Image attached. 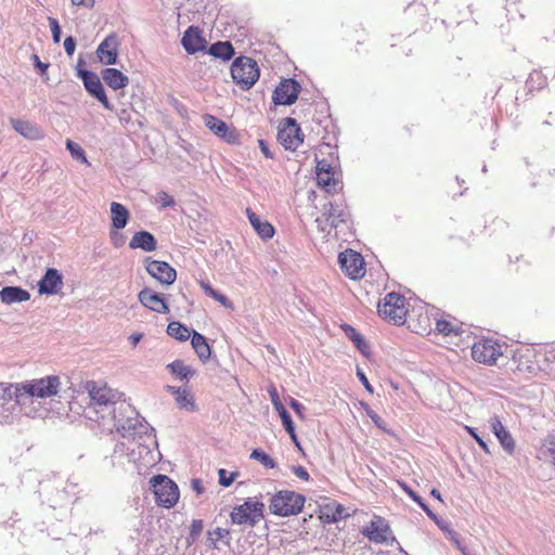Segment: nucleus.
Segmentation results:
<instances>
[{
    "mask_svg": "<svg viewBox=\"0 0 555 555\" xmlns=\"http://www.w3.org/2000/svg\"><path fill=\"white\" fill-rule=\"evenodd\" d=\"M191 345L195 353L202 362H207L211 357V348L206 337L196 331H193L191 337Z\"/></svg>",
    "mask_w": 555,
    "mask_h": 555,
    "instance_id": "obj_27",
    "label": "nucleus"
},
{
    "mask_svg": "<svg viewBox=\"0 0 555 555\" xmlns=\"http://www.w3.org/2000/svg\"><path fill=\"white\" fill-rule=\"evenodd\" d=\"M118 40L115 35L107 36L98 47L96 56L104 65H115L118 55Z\"/></svg>",
    "mask_w": 555,
    "mask_h": 555,
    "instance_id": "obj_18",
    "label": "nucleus"
},
{
    "mask_svg": "<svg viewBox=\"0 0 555 555\" xmlns=\"http://www.w3.org/2000/svg\"><path fill=\"white\" fill-rule=\"evenodd\" d=\"M344 511L345 508L341 504L332 501L320 506L319 517L326 524H334L343 518Z\"/></svg>",
    "mask_w": 555,
    "mask_h": 555,
    "instance_id": "obj_24",
    "label": "nucleus"
},
{
    "mask_svg": "<svg viewBox=\"0 0 555 555\" xmlns=\"http://www.w3.org/2000/svg\"><path fill=\"white\" fill-rule=\"evenodd\" d=\"M289 405H291V408L296 412V414H297L300 418H304V417H305V416H304V410H305V408H304V405H302L299 401H297V400H295V399H292V400H291V402H289Z\"/></svg>",
    "mask_w": 555,
    "mask_h": 555,
    "instance_id": "obj_55",
    "label": "nucleus"
},
{
    "mask_svg": "<svg viewBox=\"0 0 555 555\" xmlns=\"http://www.w3.org/2000/svg\"><path fill=\"white\" fill-rule=\"evenodd\" d=\"M199 286L207 296L211 297L225 308H232V304L227 296L214 289L209 283L199 281Z\"/></svg>",
    "mask_w": 555,
    "mask_h": 555,
    "instance_id": "obj_36",
    "label": "nucleus"
},
{
    "mask_svg": "<svg viewBox=\"0 0 555 555\" xmlns=\"http://www.w3.org/2000/svg\"><path fill=\"white\" fill-rule=\"evenodd\" d=\"M218 475H219V483L222 487H230L233 483V481L235 480L237 473H231L228 476L227 470L221 468V469H219Z\"/></svg>",
    "mask_w": 555,
    "mask_h": 555,
    "instance_id": "obj_45",
    "label": "nucleus"
},
{
    "mask_svg": "<svg viewBox=\"0 0 555 555\" xmlns=\"http://www.w3.org/2000/svg\"><path fill=\"white\" fill-rule=\"evenodd\" d=\"M150 483L155 495V501L159 506L170 508L177 504L180 492L176 482L168 476H154Z\"/></svg>",
    "mask_w": 555,
    "mask_h": 555,
    "instance_id": "obj_7",
    "label": "nucleus"
},
{
    "mask_svg": "<svg viewBox=\"0 0 555 555\" xmlns=\"http://www.w3.org/2000/svg\"><path fill=\"white\" fill-rule=\"evenodd\" d=\"M63 286V280L60 272L50 268L47 270L44 276L39 282V293L53 295L56 294Z\"/></svg>",
    "mask_w": 555,
    "mask_h": 555,
    "instance_id": "obj_21",
    "label": "nucleus"
},
{
    "mask_svg": "<svg viewBox=\"0 0 555 555\" xmlns=\"http://www.w3.org/2000/svg\"><path fill=\"white\" fill-rule=\"evenodd\" d=\"M204 124L205 126L211 130V132L221 138V139H224L225 135H227V131H228V126L224 121L211 116V115H206L204 116Z\"/></svg>",
    "mask_w": 555,
    "mask_h": 555,
    "instance_id": "obj_35",
    "label": "nucleus"
},
{
    "mask_svg": "<svg viewBox=\"0 0 555 555\" xmlns=\"http://www.w3.org/2000/svg\"><path fill=\"white\" fill-rule=\"evenodd\" d=\"M466 431L475 439V441L478 443V446L486 452L489 453L488 444L483 441L481 437L478 436V434L475 431L473 427L465 426Z\"/></svg>",
    "mask_w": 555,
    "mask_h": 555,
    "instance_id": "obj_48",
    "label": "nucleus"
},
{
    "mask_svg": "<svg viewBox=\"0 0 555 555\" xmlns=\"http://www.w3.org/2000/svg\"><path fill=\"white\" fill-rule=\"evenodd\" d=\"M301 129L294 118L287 117L280 121L276 139H301Z\"/></svg>",
    "mask_w": 555,
    "mask_h": 555,
    "instance_id": "obj_28",
    "label": "nucleus"
},
{
    "mask_svg": "<svg viewBox=\"0 0 555 555\" xmlns=\"http://www.w3.org/2000/svg\"><path fill=\"white\" fill-rule=\"evenodd\" d=\"M118 231L119 230L112 229L109 233L111 242L113 246L116 248L121 247L125 243L122 234H120Z\"/></svg>",
    "mask_w": 555,
    "mask_h": 555,
    "instance_id": "obj_50",
    "label": "nucleus"
},
{
    "mask_svg": "<svg viewBox=\"0 0 555 555\" xmlns=\"http://www.w3.org/2000/svg\"><path fill=\"white\" fill-rule=\"evenodd\" d=\"M48 22L51 28L52 38L54 43H59L61 40V27L56 18L48 17Z\"/></svg>",
    "mask_w": 555,
    "mask_h": 555,
    "instance_id": "obj_46",
    "label": "nucleus"
},
{
    "mask_svg": "<svg viewBox=\"0 0 555 555\" xmlns=\"http://www.w3.org/2000/svg\"><path fill=\"white\" fill-rule=\"evenodd\" d=\"M209 54L227 61L234 55V48L229 41H218L210 46Z\"/></svg>",
    "mask_w": 555,
    "mask_h": 555,
    "instance_id": "obj_33",
    "label": "nucleus"
},
{
    "mask_svg": "<svg viewBox=\"0 0 555 555\" xmlns=\"http://www.w3.org/2000/svg\"><path fill=\"white\" fill-rule=\"evenodd\" d=\"M357 376L358 378L360 379V382L362 383V385L365 387V389L370 392V393H373V387L372 385L370 384L366 375L360 370L358 369L357 370Z\"/></svg>",
    "mask_w": 555,
    "mask_h": 555,
    "instance_id": "obj_54",
    "label": "nucleus"
},
{
    "mask_svg": "<svg viewBox=\"0 0 555 555\" xmlns=\"http://www.w3.org/2000/svg\"><path fill=\"white\" fill-rule=\"evenodd\" d=\"M181 43L189 54H194L205 49L206 41L197 27H189L182 37Z\"/></svg>",
    "mask_w": 555,
    "mask_h": 555,
    "instance_id": "obj_19",
    "label": "nucleus"
},
{
    "mask_svg": "<svg viewBox=\"0 0 555 555\" xmlns=\"http://www.w3.org/2000/svg\"><path fill=\"white\" fill-rule=\"evenodd\" d=\"M401 487L403 488V490L409 494L410 498L413 499V501H415L416 503H418L423 509L427 511V506L422 502V499L413 491L411 490L408 486H405L404 483H401Z\"/></svg>",
    "mask_w": 555,
    "mask_h": 555,
    "instance_id": "obj_52",
    "label": "nucleus"
},
{
    "mask_svg": "<svg viewBox=\"0 0 555 555\" xmlns=\"http://www.w3.org/2000/svg\"><path fill=\"white\" fill-rule=\"evenodd\" d=\"M209 540L211 541V544L214 547H217L218 541H223L224 539H229L230 537V530L224 528H216L208 532Z\"/></svg>",
    "mask_w": 555,
    "mask_h": 555,
    "instance_id": "obj_43",
    "label": "nucleus"
},
{
    "mask_svg": "<svg viewBox=\"0 0 555 555\" xmlns=\"http://www.w3.org/2000/svg\"><path fill=\"white\" fill-rule=\"evenodd\" d=\"M434 332L444 337H461L465 331L463 323L455 318H442L436 320Z\"/></svg>",
    "mask_w": 555,
    "mask_h": 555,
    "instance_id": "obj_20",
    "label": "nucleus"
},
{
    "mask_svg": "<svg viewBox=\"0 0 555 555\" xmlns=\"http://www.w3.org/2000/svg\"><path fill=\"white\" fill-rule=\"evenodd\" d=\"M82 64L83 61L80 59L78 61L77 76L83 81L86 90L100 101L105 108H111L100 77L93 72L80 68Z\"/></svg>",
    "mask_w": 555,
    "mask_h": 555,
    "instance_id": "obj_10",
    "label": "nucleus"
},
{
    "mask_svg": "<svg viewBox=\"0 0 555 555\" xmlns=\"http://www.w3.org/2000/svg\"><path fill=\"white\" fill-rule=\"evenodd\" d=\"M85 389L88 391L90 400L93 404L107 406L115 402V393L113 389L107 387L106 384L95 380H88L85 384Z\"/></svg>",
    "mask_w": 555,
    "mask_h": 555,
    "instance_id": "obj_14",
    "label": "nucleus"
},
{
    "mask_svg": "<svg viewBox=\"0 0 555 555\" xmlns=\"http://www.w3.org/2000/svg\"><path fill=\"white\" fill-rule=\"evenodd\" d=\"M11 124L15 131L24 138H29L33 134V126L25 120L12 119Z\"/></svg>",
    "mask_w": 555,
    "mask_h": 555,
    "instance_id": "obj_41",
    "label": "nucleus"
},
{
    "mask_svg": "<svg viewBox=\"0 0 555 555\" xmlns=\"http://www.w3.org/2000/svg\"><path fill=\"white\" fill-rule=\"evenodd\" d=\"M111 219L112 229L121 230L127 225L130 219V214L122 204L113 202L111 203Z\"/></svg>",
    "mask_w": 555,
    "mask_h": 555,
    "instance_id": "obj_26",
    "label": "nucleus"
},
{
    "mask_svg": "<svg viewBox=\"0 0 555 555\" xmlns=\"http://www.w3.org/2000/svg\"><path fill=\"white\" fill-rule=\"evenodd\" d=\"M138 299L142 306L153 312L166 314L170 311L165 298L147 287L139 293Z\"/></svg>",
    "mask_w": 555,
    "mask_h": 555,
    "instance_id": "obj_16",
    "label": "nucleus"
},
{
    "mask_svg": "<svg viewBox=\"0 0 555 555\" xmlns=\"http://www.w3.org/2000/svg\"><path fill=\"white\" fill-rule=\"evenodd\" d=\"M306 498L291 490H280L272 494L269 501V511L279 517L298 515L305 505Z\"/></svg>",
    "mask_w": 555,
    "mask_h": 555,
    "instance_id": "obj_3",
    "label": "nucleus"
},
{
    "mask_svg": "<svg viewBox=\"0 0 555 555\" xmlns=\"http://www.w3.org/2000/svg\"><path fill=\"white\" fill-rule=\"evenodd\" d=\"M361 406L363 408V410L365 411L366 415L371 418V420H374L376 415H378L376 412H374L371 406L365 403V402H361Z\"/></svg>",
    "mask_w": 555,
    "mask_h": 555,
    "instance_id": "obj_60",
    "label": "nucleus"
},
{
    "mask_svg": "<svg viewBox=\"0 0 555 555\" xmlns=\"http://www.w3.org/2000/svg\"><path fill=\"white\" fill-rule=\"evenodd\" d=\"M377 311L382 319L395 325H402L408 319L409 302L404 296L391 292L380 299Z\"/></svg>",
    "mask_w": 555,
    "mask_h": 555,
    "instance_id": "obj_4",
    "label": "nucleus"
},
{
    "mask_svg": "<svg viewBox=\"0 0 555 555\" xmlns=\"http://www.w3.org/2000/svg\"><path fill=\"white\" fill-rule=\"evenodd\" d=\"M129 247L131 249L140 248L144 251H154L157 248V242L152 233L139 231L133 234Z\"/></svg>",
    "mask_w": 555,
    "mask_h": 555,
    "instance_id": "obj_23",
    "label": "nucleus"
},
{
    "mask_svg": "<svg viewBox=\"0 0 555 555\" xmlns=\"http://www.w3.org/2000/svg\"><path fill=\"white\" fill-rule=\"evenodd\" d=\"M341 271L352 280L361 279L365 274L363 257L352 250L347 249L338 257Z\"/></svg>",
    "mask_w": 555,
    "mask_h": 555,
    "instance_id": "obj_11",
    "label": "nucleus"
},
{
    "mask_svg": "<svg viewBox=\"0 0 555 555\" xmlns=\"http://www.w3.org/2000/svg\"><path fill=\"white\" fill-rule=\"evenodd\" d=\"M545 359L554 364L551 369L555 370V347L547 350Z\"/></svg>",
    "mask_w": 555,
    "mask_h": 555,
    "instance_id": "obj_61",
    "label": "nucleus"
},
{
    "mask_svg": "<svg viewBox=\"0 0 555 555\" xmlns=\"http://www.w3.org/2000/svg\"><path fill=\"white\" fill-rule=\"evenodd\" d=\"M231 76L241 89L248 90L259 79L260 69L255 60L240 56L232 63Z\"/></svg>",
    "mask_w": 555,
    "mask_h": 555,
    "instance_id": "obj_6",
    "label": "nucleus"
},
{
    "mask_svg": "<svg viewBox=\"0 0 555 555\" xmlns=\"http://www.w3.org/2000/svg\"><path fill=\"white\" fill-rule=\"evenodd\" d=\"M341 328L346 336L354 344L357 349L366 356L369 353V346L363 336L349 324H343Z\"/></svg>",
    "mask_w": 555,
    "mask_h": 555,
    "instance_id": "obj_31",
    "label": "nucleus"
},
{
    "mask_svg": "<svg viewBox=\"0 0 555 555\" xmlns=\"http://www.w3.org/2000/svg\"><path fill=\"white\" fill-rule=\"evenodd\" d=\"M203 529V521L199 520V519H196V520H193L192 521V526H191V533L192 534H197L202 531Z\"/></svg>",
    "mask_w": 555,
    "mask_h": 555,
    "instance_id": "obj_59",
    "label": "nucleus"
},
{
    "mask_svg": "<svg viewBox=\"0 0 555 555\" xmlns=\"http://www.w3.org/2000/svg\"><path fill=\"white\" fill-rule=\"evenodd\" d=\"M410 320L408 321L409 328L422 336L429 335L433 330V322L428 311L424 308L413 310Z\"/></svg>",
    "mask_w": 555,
    "mask_h": 555,
    "instance_id": "obj_17",
    "label": "nucleus"
},
{
    "mask_svg": "<svg viewBox=\"0 0 555 555\" xmlns=\"http://www.w3.org/2000/svg\"><path fill=\"white\" fill-rule=\"evenodd\" d=\"M259 144H260L263 155L268 158L272 157V154L270 153V151L266 144V141H259Z\"/></svg>",
    "mask_w": 555,
    "mask_h": 555,
    "instance_id": "obj_63",
    "label": "nucleus"
},
{
    "mask_svg": "<svg viewBox=\"0 0 555 555\" xmlns=\"http://www.w3.org/2000/svg\"><path fill=\"white\" fill-rule=\"evenodd\" d=\"M323 215L326 217V220L331 223V225L335 228L338 227L340 222H344L346 218V212L344 209L335 206L333 203H328V205L324 206Z\"/></svg>",
    "mask_w": 555,
    "mask_h": 555,
    "instance_id": "obj_34",
    "label": "nucleus"
},
{
    "mask_svg": "<svg viewBox=\"0 0 555 555\" xmlns=\"http://www.w3.org/2000/svg\"><path fill=\"white\" fill-rule=\"evenodd\" d=\"M300 141H293V140H289V141H283V145L285 147V150H296L298 147V143Z\"/></svg>",
    "mask_w": 555,
    "mask_h": 555,
    "instance_id": "obj_62",
    "label": "nucleus"
},
{
    "mask_svg": "<svg viewBox=\"0 0 555 555\" xmlns=\"http://www.w3.org/2000/svg\"><path fill=\"white\" fill-rule=\"evenodd\" d=\"M61 386L59 376H47L33 379L26 383L17 384L14 391V400L18 404H24L27 398H50L56 396Z\"/></svg>",
    "mask_w": 555,
    "mask_h": 555,
    "instance_id": "obj_2",
    "label": "nucleus"
},
{
    "mask_svg": "<svg viewBox=\"0 0 555 555\" xmlns=\"http://www.w3.org/2000/svg\"><path fill=\"white\" fill-rule=\"evenodd\" d=\"M264 504L258 500H246L243 504L236 505L231 514V521L236 525H248L254 527L263 518Z\"/></svg>",
    "mask_w": 555,
    "mask_h": 555,
    "instance_id": "obj_8",
    "label": "nucleus"
},
{
    "mask_svg": "<svg viewBox=\"0 0 555 555\" xmlns=\"http://www.w3.org/2000/svg\"><path fill=\"white\" fill-rule=\"evenodd\" d=\"M268 392H269V395H270V399H271V402H272V404H273L274 409H275L276 411H279V410H283V408H285V406L282 404V402H281V400H280V397H279V393H278L276 388H275L274 386H271V387L268 389Z\"/></svg>",
    "mask_w": 555,
    "mask_h": 555,
    "instance_id": "obj_47",
    "label": "nucleus"
},
{
    "mask_svg": "<svg viewBox=\"0 0 555 555\" xmlns=\"http://www.w3.org/2000/svg\"><path fill=\"white\" fill-rule=\"evenodd\" d=\"M29 297L30 295L27 291L16 286L3 287L0 292L1 301L7 305L26 301Z\"/></svg>",
    "mask_w": 555,
    "mask_h": 555,
    "instance_id": "obj_29",
    "label": "nucleus"
},
{
    "mask_svg": "<svg viewBox=\"0 0 555 555\" xmlns=\"http://www.w3.org/2000/svg\"><path fill=\"white\" fill-rule=\"evenodd\" d=\"M33 59H34V63H35V66L39 69L40 74H44L46 70L48 69V64L46 63H42L40 61V59L38 57V55H33Z\"/></svg>",
    "mask_w": 555,
    "mask_h": 555,
    "instance_id": "obj_58",
    "label": "nucleus"
},
{
    "mask_svg": "<svg viewBox=\"0 0 555 555\" xmlns=\"http://www.w3.org/2000/svg\"><path fill=\"white\" fill-rule=\"evenodd\" d=\"M292 472L293 474L298 477L299 479L301 480H305V481H308L309 478H310V475L309 473L307 472V469L304 467V466H293L292 467Z\"/></svg>",
    "mask_w": 555,
    "mask_h": 555,
    "instance_id": "obj_51",
    "label": "nucleus"
},
{
    "mask_svg": "<svg viewBox=\"0 0 555 555\" xmlns=\"http://www.w3.org/2000/svg\"><path fill=\"white\" fill-rule=\"evenodd\" d=\"M104 82L114 90L126 87L129 79L120 70L116 68H106L102 72Z\"/></svg>",
    "mask_w": 555,
    "mask_h": 555,
    "instance_id": "obj_30",
    "label": "nucleus"
},
{
    "mask_svg": "<svg viewBox=\"0 0 555 555\" xmlns=\"http://www.w3.org/2000/svg\"><path fill=\"white\" fill-rule=\"evenodd\" d=\"M155 201L162 208L171 207L175 205L172 196H170L165 191L158 192L155 197Z\"/></svg>",
    "mask_w": 555,
    "mask_h": 555,
    "instance_id": "obj_44",
    "label": "nucleus"
},
{
    "mask_svg": "<svg viewBox=\"0 0 555 555\" xmlns=\"http://www.w3.org/2000/svg\"><path fill=\"white\" fill-rule=\"evenodd\" d=\"M372 422L376 427H378L384 433L389 431V429L387 428V423L379 415H376L375 418L372 420Z\"/></svg>",
    "mask_w": 555,
    "mask_h": 555,
    "instance_id": "obj_57",
    "label": "nucleus"
},
{
    "mask_svg": "<svg viewBox=\"0 0 555 555\" xmlns=\"http://www.w3.org/2000/svg\"><path fill=\"white\" fill-rule=\"evenodd\" d=\"M495 225H499L500 229H503L505 225V222L498 217L491 218L490 220H486L485 229H488V228L490 229Z\"/></svg>",
    "mask_w": 555,
    "mask_h": 555,
    "instance_id": "obj_56",
    "label": "nucleus"
},
{
    "mask_svg": "<svg viewBox=\"0 0 555 555\" xmlns=\"http://www.w3.org/2000/svg\"><path fill=\"white\" fill-rule=\"evenodd\" d=\"M490 423V426H491V429H492V433L496 436L501 433H503L504 430H506V428L504 427V425L502 424L501 420L499 416H493L490 418L489 421Z\"/></svg>",
    "mask_w": 555,
    "mask_h": 555,
    "instance_id": "obj_49",
    "label": "nucleus"
},
{
    "mask_svg": "<svg viewBox=\"0 0 555 555\" xmlns=\"http://www.w3.org/2000/svg\"><path fill=\"white\" fill-rule=\"evenodd\" d=\"M250 457L260 462L268 469H272L276 466V462L260 449H255L251 452Z\"/></svg>",
    "mask_w": 555,
    "mask_h": 555,
    "instance_id": "obj_39",
    "label": "nucleus"
},
{
    "mask_svg": "<svg viewBox=\"0 0 555 555\" xmlns=\"http://www.w3.org/2000/svg\"><path fill=\"white\" fill-rule=\"evenodd\" d=\"M317 185L328 194L343 189L338 146L323 141L315 153Z\"/></svg>",
    "mask_w": 555,
    "mask_h": 555,
    "instance_id": "obj_1",
    "label": "nucleus"
},
{
    "mask_svg": "<svg viewBox=\"0 0 555 555\" xmlns=\"http://www.w3.org/2000/svg\"><path fill=\"white\" fill-rule=\"evenodd\" d=\"M246 216L254 230L262 240H270L273 237L275 231L270 222L261 220L250 208L246 209Z\"/></svg>",
    "mask_w": 555,
    "mask_h": 555,
    "instance_id": "obj_22",
    "label": "nucleus"
},
{
    "mask_svg": "<svg viewBox=\"0 0 555 555\" xmlns=\"http://www.w3.org/2000/svg\"><path fill=\"white\" fill-rule=\"evenodd\" d=\"M167 369L171 374L176 375L180 379H188L193 375V371L184 364L182 360H176L167 365Z\"/></svg>",
    "mask_w": 555,
    "mask_h": 555,
    "instance_id": "obj_38",
    "label": "nucleus"
},
{
    "mask_svg": "<svg viewBox=\"0 0 555 555\" xmlns=\"http://www.w3.org/2000/svg\"><path fill=\"white\" fill-rule=\"evenodd\" d=\"M145 270L162 284L171 285L177 279V271L168 262L160 260L145 259Z\"/></svg>",
    "mask_w": 555,
    "mask_h": 555,
    "instance_id": "obj_12",
    "label": "nucleus"
},
{
    "mask_svg": "<svg viewBox=\"0 0 555 555\" xmlns=\"http://www.w3.org/2000/svg\"><path fill=\"white\" fill-rule=\"evenodd\" d=\"M470 356L479 364L493 366L503 357V346L498 339L481 337L472 345Z\"/></svg>",
    "mask_w": 555,
    "mask_h": 555,
    "instance_id": "obj_5",
    "label": "nucleus"
},
{
    "mask_svg": "<svg viewBox=\"0 0 555 555\" xmlns=\"http://www.w3.org/2000/svg\"><path fill=\"white\" fill-rule=\"evenodd\" d=\"M513 361L519 372L533 373L538 370L537 352L530 346H521L516 349Z\"/></svg>",
    "mask_w": 555,
    "mask_h": 555,
    "instance_id": "obj_15",
    "label": "nucleus"
},
{
    "mask_svg": "<svg viewBox=\"0 0 555 555\" xmlns=\"http://www.w3.org/2000/svg\"><path fill=\"white\" fill-rule=\"evenodd\" d=\"M66 147L72 156L80 163L88 164L87 157L80 144L76 141H66Z\"/></svg>",
    "mask_w": 555,
    "mask_h": 555,
    "instance_id": "obj_42",
    "label": "nucleus"
},
{
    "mask_svg": "<svg viewBox=\"0 0 555 555\" xmlns=\"http://www.w3.org/2000/svg\"><path fill=\"white\" fill-rule=\"evenodd\" d=\"M167 334L179 341H186L192 337L193 331L178 321H172L167 326Z\"/></svg>",
    "mask_w": 555,
    "mask_h": 555,
    "instance_id": "obj_32",
    "label": "nucleus"
},
{
    "mask_svg": "<svg viewBox=\"0 0 555 555\" xmlns=\"http://www.w3.org/2000/svg\"><path fill=\"white\" fill-rule=\"evenodd\" d=\"M64 49H65V52L69 56H72L74 54L75 49H76V42L73 37L69 36L64 40Z\"/></svg>",
    "mask_w": 555,
    "mask_h": 555,
    "instance_id": "obj_53",
    "label": "nucleus"
},
{
    "mask_svg": "<svg viewBox=\"0 0 555 555\" xmlns=\"http://www.w3.org/2000/svg\"><path fill=\"white\" fill-rule=\"evenodd\" d=\"M362 534L376 544H387L396 540L389 524L380 516H374L363 528Z\"/></svg>",
    "mask_w": 555,
    "mask_h": 555,
    "instance_id": "obj_9",
    "label": "nucleus"
},
{
    "mask_svg": "<svg viewBox=\"0 0 555 555\" xmlns=\"http://www.w3.org/2000/svg\"><path fill=\"white\" fill-rule=\"evenodd\" d=\"M500 441L502 448L508 453L513 454L516 448V443L511 433L506 429L503 433L495 436Z\"/></svg>",
    "mask_w": 555,
    "mask_h": 555,
    "instance_id": "obj_40",
    "label": "nucleus"
},
{
    "mask_svg": "<svg viewBox=\"0 0 555 555\" xmlns=\"http://www.w3.org/2000/svg\"><path fill=\"white\" fill-rule=\"evenodd\" d=\"M141 338H142V334H140V333L132 334L129 337L132 346H137L139 344V341L141 340Z\"/></svg>",
    "mask_w": 555,
    "mask_h": 555,
    "instance_id": "obj_64",
    "label": "nucleus"
},
{
    "mask_svg": "<svg viewBox=\"0 0 555 555\" xmlns=\"http://www.w3.org/2000/svg\"><path fill=\"white\" fill-rule=\"evenodd\" d=\"M301 86L295 79H283L275 88L272 100L276 105H292L296 102Z\"/></svg>",
    "mask_w": 555,
    "mask_h": 555,
    "instance_id": "obj_13",
    "label": "nucleus"
},
{
    "mask_svg": "<svg viewBox=\"0 0 555 555\" xmlns=\"http://www.w3.org/2000/svg\"><path fill=\"white\" fill-rule=\"evenodd\" d=\"M282 420V424L285 428V430L287 431V434L289 435L292 441L295 443V446L298 448V449H301L300 448V443L297 439V435L295 433V426H294V423L291 418V415L288 414V412L286 411L285 408H283V410H279L276 411Z\"/></svg>",
    "mask_w": 555,
    "mask_h": 555,
    "instance_id": "obj_37",
    "label": "nucleus"
},
{
    "mask_svg": "<svg viewBox=\"0 0 555 555\" xmlns=\"http://www.w3.org/2000/svg\"><path fill=\"white\" fill-rule=\"evenodd\" d=\"M167 389L175 396L176 403L180 409L191 412L196 411L194 398L188 389L175 386H167Z\"/></svg>",
    "mask_w": 555,
    "mask_h": 555,
    "instance_id": "obj_25",
    "label": "nucleus"
}]
</instances>
